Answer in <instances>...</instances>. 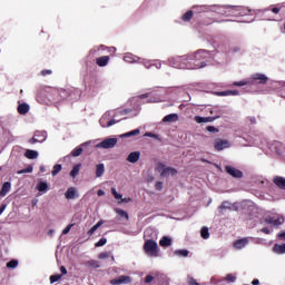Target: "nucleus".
I'll return each mask as SVG.
<instances>
[{"mask_svg": "<svg viewBox=\"0 0 285 285\" xmlns=\"http://www.w3.org/2000/svg\"><path fill=\"white\" fill-rule=\"evenodd\" d=\"M169 66H171V68H178L179 70H199L202 63L193 66V61H188V57L178 56L169 59Z\"/></svg>", "mask_w": 285, "mask_h": 285, "instance_id": "f257e3e1", "label": "nucleus"}, {"mask_svg": "<svg viewBox=\"0 0 285 285\" xmlns=\"http://www.w3.org/2000/svg\"><path fill=\"white\" fill-rule=\"evenodd\" d=\"M250 80L252 81H247V80L235 81L233 86L242 87V86H248V83L250 85L261 83L264 86L268 83V77H266V75L264 73H254L252 75Z\"/></svg>", "mask_w": 285, "mask_h": 285, "instance_id": "f03ea898", "label": "nucleus"}, {"mask_svg": "<svg viewBox=\"0 0 285 285\" xmlns=\"http://www.w3.org/2000/svg\"><path fill=\"white\" fill-rule=\"evenodd\" d=\"M208 55V51L206 50H198L196 51L194 55H191L190 57H187L188 61H193L191 66H197L200 63L199 68H206V61H204L206 59Z\"/></svg>", "mask_w": 285, "mask_h": 285, "instance_id": "7ed1b4c3", "label": "nucleus"}, {"mask_svg": "<svg viewBox=\"0 0 285 285\" xmlns=\"http://www.w3.org/2000/svg\"><path fill=\"white\" fill-rule=\"evenodd\" d=\"M144 250L149 257H159V245L154 239L145 240Z\"/></svg>", "mask_w": 285, "mask_h": 285, "instance_id": "20e7f679", "label": "nucleus"}, {"mask_svg": "<svg viewBox=\"0 0 285 285\" xmlns=\"http://www.w3.org/2000/svg\"><path fill=\"white\" fill-rule=\"evenodd\" d=\"M220 117H222L220 112L209 117L195 116L194 121H196V124H213V121H215L216 119H219Z\"/></svg>", "mask_w": 285, "mask_h": 285, "instance_id": "39448f33", "label": "nucleus"}, {"mask_svg": "<svg viewBox=\"0 0 285 285\" xmlns=\"http://www.w3.org/2000/svg\"><path fill=\"white\" fill-rule=\"evenodd\" d=\"M117 141H119L117 138H107L102 140L100 144L97 145V148H115L117 146Z\"/></svg>", "mask_w": 285, "mask_h": 285, "instance_id": "423d86ee", "label": "nucleus"}, {"mask_svg": "<svg viewBox=\"0 0 285 285\" xmlns=\"http://www.w3.org/2000/svg\"><path fill=\"white\" fill-rule=\"evenodd\" d=\"M225 173H227V175H230L235 179H242V177H244V173H242V170H239L233 166H226Z\"/></svg>", "mask_w": 285, "mask_h": 285, "instance_id": "0eeeda50", "label": "nucleus"}, {"mask_svg": "<svg viewBox=\"0 0 285 285\" xmlns=\"http://www.w3.org/2000/svg\"><path fill=\"white\" fill-rule=\"evenodd\" d=\"M45 139H46V132L36 131L33 137L29 139V144H43Z\"/></svg>", "mask_w": 285, "mask_h": 285, "instance_id": "6e6552de", "label": "nucleus"}, {"mask_svg": "<svg viewBox=\"0 0 285 285\" xmlns=\"http://www.w3.org/2000/svg\"><path fill=\"white\" fill-rule=\"evenodd\" d=\"M130 282H132V278H130V276L121 275L117 278L111 279L110 284L111 285H121V284H130Z\"/></svg>", "mask_w": 285, "mask_h": 285, "instance_id": "1a4fd4ad", "label": "nucleus"}, {"mask_svg": "<svg viewBox=\"0 0 285 285\" xmlns=\"http://www.w3.org/2000/svg\"><path fill=\"white\" fill-rule=\"evenodd\" d=\"M215 150H224V148H230V142L224 139H216L214 142Z\"/></svg>", "mask_w": 285, "mask_h": 285, "instance_id": "9d476101", "label": "nucleus"}, {"mask_svg": "<svg viewBox=\"0 0 285 285\" xmlns=\"http://www.w3.org/2000/svg\"><path fill=\"white\" fill-rule=\"evenodd\" d=\"M119 121L111 119L108 120V116H102L99 120V124L102 128H110V126H115V124H118Z\"/></svg>", "mask_w": 285, "mask_h": 285, "instance_id": "9b49d317", "label": "nucleus"}, {"mask_svg": "<svg viewBox=\"0 0 285 285\" xmlns=\"http://www.w3.org/2000/svg\"><path fill=\"white\" fill-rule=\"evenodd\" d=\"M96 63L99 66V68H106V66L110 63V56H101L97 58Z\"/></svg>", "mask_w": 285, "mask_h": 285, "instance_id": "f8f14e48", "label": "nucleus"}, {"mask_svg": "<svg viewBox=\"0 0 285 285\" xmlns=\"http://www.w3.org/2000/svg\"><path fill=\"white\" fill-rule=\"evenodd\" d=\"M141 157V153L139 151H132L128 155L127 157V161H129V164H137V161H139V158Z\"/></svg>", "mask_w": 285, "mask_h": 285, "instance_id": "ddd939ff", "label": "nucleus"}, {"mask_svg": "<svg viewBox=\"0 0 285 285\" xmlns=\"http://www.w3.org/2000/svg\"><path fill=\"white\" fill-rule=\"evenodd\" d=\"M215 95L217 97H229V96L237 97V95H239V91L238 90H225V91H217Z\"/></svg>", "mask_w": 285, "mask_h": 285, "instance_id": "4468645a", "label": "nucleus"}, {"mask_svg": "<svg viewBox=\"0 0 285 285\" xmlns=\"http://www.w3.org/2000/svg\"><path fill=\"white\" fill-rule=\"evenodd\" d=\"M164 124H173L175 121H179V115L169 114L163 118Z\"/></svg>", "mask_w": 285, "mask_h": 285, "instance_id": "2eb2a0df", "label": "nucleus"}, {"mask_svg": "<svg viewBox=\"0 0 285 285\" xmlns=\"http://www.w3.org/2000/svg\"><path fill=\"white\" fill-rule=\"evenodd\" d=\"M275 186H277V188H281V190H285V178L282 176H276L273 179Z\"/></svg>", "mask_w": 285, "mask_h": 285, "instance_id": "dca6fc26", "label": "nucleus"}, {"mask_svg": "<svg viewBox=\"0 0 285 285\" xmlns=\"http://www.w3.org/2000/svg\"><path fill=\"white\" fill-rule=\"evenodd\" d=\"M265 224H269L271 226H282V224H284V218H266Z\"/></svg>", "mask_w": 285, "mask_h": 285, "instance_id": "f3484780", "label": "nucleus"}, {"mask_svg": "<svg viewBox=\"0 0 285 285\" xmlns=\"http://www.w3.org/2000/svg\"><path fill=\"white\" fill-rule=\"evenodd\" d=\"M248 244V238H242L236 242H234V248H237V250H242Z\"/></svg>", "mask_w": 285, "mask_h": 285, "instance_id": "a211bd4d", "label": "nucleus"}, {"mask_svg": "<svg viewBox=\"0 0 285 285\" xmlns=\"http://www.w3.org/2000/svg\"><path fill=\"white\" fill-rule=\"evenodd\" d=\"M168 175H177V169L173 167L164 168L160 173V177H168Z\"/></svg>", "mask_w": 285, "mask_h": 285, "instance_id": "6ab92c4d", "label": "nucleus"}, {"mask_svg": "<svg viewBox=\"0 0 285 285\" xmlns=\"http://www.w3.org/2000/svg\"><path fill=\"white\" fill-rule=\"evenodd\" d=\"M19 115H28L30 112V106L26 102L18 106Z\"/></svg>", "mask_w": 285, "mask_h": 285, "instance_id": "aec40b11", "label": "nucleus"}, {"mask_svg": "<svg viewBox=\"0 0 285 285\" xmlns=\"http://www.w3.org/2000/svg\"><path fill=\"white\" fill-rule=\"evenodd\" d=\"M65 197L66 199H75V197H77V189H75V187L68 188L65 193Z\"/></svg>", "mask_w": 285, "mask_h": 285, "instance_id": "412c9836", "label": "nucleus"}, {"mask_svg": "<svg viewBox=\"0 0 285 285\" xmlns=\"http://www.w3.org/2000/svg\"><path fill=\"white\" fill-rule=\"evenodd\" d=\"M24 157L27 159H37V157H39V153L37 150L27 149L24 153Z\"/></svg>", "mask_w": 285, "mask_h": 285, "instance_id": "4be33fe9", "label": "nucleus"}, {"mask_svg": "<svg viewBox=\"0 0 285 285\" xmlns=\"http://www.w3.org/2000/svg\"><path fill=\"white\" fill-rule=\"evenodd\" d=\"M10 188H11V184L9 181H6L2 185V188L0 190V197H6V195H8V193H10Z\"/></svg>", "mask_w": 285, "mask_h": 285, "instance_id": "5701e85b", "label": "nucleus"}, {"mask_svg": "<svg viewBox=\"0 0 285 285\" xmlns=\"http://www.w3.org/2000/svg\"><path fill=\"white\" fill-rule=\"evenodd\" d=\"M159 245L163 246L164 248H168V246L173 245V239H170V237H168V236H164L159 240Z\"/></svg>", "mask_w": 285, "mask_h": 285, "instance_id": "b1692460", "label": "nucleus"}, {"mask_svg": "<svg viewBox=\"0 0 285 285\" xmlns=\"http://www.w3.org/2000/svg\"><path fill=\"white\" fill-rule=\"evenodd\" d=\"M104 173H106L104 164L96 165V177H104Z\"/></svg>", "mask_w": 285, "mask_h": 285, "instance_id": "393cba45", "label": "nucleus"}, {"mask_svg": "<svg viewBox=\"0 0 285 285\" xmlns=\"http://www.w3.org/2000/svg\"><path fill=\"white\" fill-rule=\"evenodd\" d=\"M274 253H277V255H284L285 253V244L279 245V244H275L273 247Z\"/></svg>", "mask_w": 285, "mask_h": 285, "instance_id": "a878e982", "label": "nucleus"}, {"mask_svg": "<svg viewBox=\"0 0 285 285\" xmlns=\"http://www.w3.org/2000/svg\"><path fill=\"white\" fill-rule=\"evenodd\" d=\"M140 132H141V130L134 129L131 131L120 135V138L124 139V137H137V135H140Z\"/></svg>", "mask_w": 285, "mask_h": 285, "instance_id": "bb28decb", "label": "nucleus"}, {"mask_svg": "<svg viewBox=\"0 0 285 285\" xmlns=\"http://www.w3.org/2000/svg\"><path fill=\"white\" fill-rule=\"evenodd\" d=\"M236 12H238L240 17H246V14L250 12V9L240 6V7H236Z\"/></svg>", "mask_w": 285, "mask_h": 285, "instance_id": "cd10ccee", "label": "nucleus"}, {"mask_svg": "<svg viewBox=\"0 0 285 285\" xmlns=\"http://www.w3.org/2000/svg\"><path fill=\"white\" fill-rule=\"evenodd\" d=\"M80 170H81V164L75 165L70 171V177H72V179H75V177H77V175H79Z\"/></svg>", "mask_w": 285, "mask_h": 285, "instance_id": "c85d7f7f", "label": "nucleus"}, {"mask_svg": "<svg viewBox=\"0 0 285 285\" xmlns=\"http://www.w3.org/2000/svg\"><path fill=\"white\" fill-rule=\"evenodd\" d=\"M219 213H224V210H232L230 203L228 200H225L222 203V205L218 207Z\"/></svg>", "mask_w": 285, "mask_h": 285, "instance_id": "c756f323", "label": "nucleus"}, {"mask_svg": "<svg viewBox=\"0 0 285 285\" xmlns=\"http://www.w3.org/2000/svg\"><path fill=\"white\" fill-rule=\"evenodd\" d=\"M102 224H104L102 220L98 222L96 225H94V226L87 232V235H89V236L95 235V232H96L99 227H101Z\"/></svg>", "mask_w": 285, "mask_h": 285, "instance_id": "7c9ffc66", "label": "nucleus"}, {"mask_svg": "<svg viewBox=\"0 0 285 285\" xmlns=\"http://www.w3.org/2000/svg\"><path fill=\"white\" fill-rule=\"evenodd\" d=\"M193 10H188L187 12H185L181 17V21L188 22L190 21V19H193Z\"/></svg>", "mask_w": 285, "mask_h": 285, "instance_id": "2f4dec72", "label": "nucleus"}, {"mask_svg": "<svg viewBox=\"0 0 285 285\" xmlns=\"http://www.w3.org/2000/svg\"><path fill=\"white\" fill-rule=\"evenodd\" d=\"M124 61H126L127 63H135L137 59L135 58V56H132V53H126L124 56Z\"/></svg>", "mask_w": 285, "mask_h": 285, "instance_id": "473e14b6", "label": "nucleus"}, {"mask_svg": "<svg viewBox=\"0 0 285 285\" xmlns=\"http://www.w3.org/2000/svg\"><path fill=\"white\" fill-rule=\"evenodd\" d=\"M116 213L117 215H119V217H125L126 222H128L130 219V217L128 216V212L120 209V208H116Z\"/></svg>", "mask_w": 285, "mask_h": 285, "instance_id": "72a5a7b5", "label": "nucleus"}, {"mask_svg": "<svg viewBox=\"0 0 285 285\" xmlns=\"http://www.w3.org/2000/svg\"><path fill=\"white\" fill-rule=\"evenodd\" d=\"M86 266H89V268H99L101 265L98 263V261L90 259L86 263Z\"/></svg>", "mask_w": 285, "mask_h": 285, "instance_id": "f704fd0d", "label": "nucleus"}, {"mask_svg": "<svg viewBox=\"0 0 285 285\" xmlns=\"http://www.w3.org/2000/svg\"><path fill=\"white\" fill-rule=\"evenodd\" d=\"M37 188H38L39 193H43V191L48 190V183L40 181V183H38Z\"/></svg>", "mask_w": 285, "mask_h": 285, "instance_id": "c9c22d12", "label": "nucleus"}, {"mask_svg": "<svg viewBox=\"0 0 285 285\" xmlns=\"http://www.w3.org/2000/svg\"><path fill=\"white\" fill-rule=\"evenodd\" d=\"M83 153V148L81 147H76L72 151H71V157H80V155Z\"/></svg>", "mask_w": 285, "mask_h": 285, "instance_id": "e433bc0d", "label": "nucleus"}, {"mask_svg": "<svg viewBox=\"0 0 285 285\" xmlns=\"http://www.w3.org/2000/svg\"><path fill=\"white\" fill-rule=\"evenodd\" d=\"M200 237H203V239H208V237H210V233L208 232V227H203L202 228Z\"/></svg>", "mask_w": 285, "mask_h": 285, "instance_id": "4c0bfd02", "label": "nucleus"}, {"mask_svg": "<svg viewBox=\"0 0 285 285\" xmlns=\"http://www.w3.org/2000/svg\"><path fill=\"white\" fill-rule=\"evenodd\" d=\"M194 10L197 9L198 12H208L210 10V7L208 6H194Z\"/></svg>", "mask_w": 285, "mask_h": 285, "instance_id": "58836bf2", "label": "nucleus"}, {"mask_svg": "<svg viewBox=\"0 0 285 285\" xmlns=\"http://www.w3.org/2000/svg\"><path fill=\"white\" fill-rule=\"evenodd\" d=\"M59 173H61V165L58 164V165L53 166L51 175H52V177H57V175H59Z\"/></svg>", "mask_w": 285, "mask_h": 285, "instance_id": "ea45409f", "label": "nucleus"}, {"mask_svg": "<svg viewBox=\"0 0 285 285\" xmlns=\"http://www.w3.org/2000/svg\"><path fill=\"white\" fill-rule=\"evenodd\" d=\"M17 266H19V261L17 259H11L7 263V268H17Z\"/></svg>", "mask_w": 285, "mask_h": 285, "instance_id": "a19ab883", "label": "nucleus"}, {"mask_svg": "<svg viewBox=\"0 0 285 285\" xmlns=\"http://www.w3.org/2000/svg\"><path fill=\"white\" fill-rule=\"evenodd\" d=\"M188 250L187 249H177L175 252V255H178L179 257H188Z\"/></svg>", "mask_w": 285, "mask_h": 285, "instance_id": "79ce46f5", "label": "nucleus"}, {"mask_svg": "<svg viewBox=\"0 0 285 285\" xmlns=\"http://www.w3.org/2000/svg\"><path fill=\"white\" fill-rule=\"evenodd\" d=\"M106 244H108V239L107 238H100L99 242H97L95 244L96 248H99L101 246H106Z\"/></svg>", "mask_w": 285, "mask_h": 285, "instance_id": "37998d69", "label": "nucleus"}, {"mask_svg": "<svg viewBox=\"0 0 285 285\" xmlns=\"http://www.w3.org/2000/svg\"><path fill=\"white\" fill-rule=\"evenodd\" d=\"M111 195L115 197V199H122L124 195L117 193V189L115 187L111 188Z\"/></svg>", "mask_w": 285, "mask_h": 285, "instance_id": "c03bdc74", "label": "nucleus"}, {"mask_svg": "<svg viewBox=\"0 0 285 285\" xmlns=\"http://www.w3.org/2000/svg\"><path fill=\"white\" fill-rule=\"evenodd\" d=\"M32 170H33L32 165H29L27 168H24V169H22V170H19V171H18V175H23V174H26V173H32Z\"/></svg>", "mask_w": 285, "mask_h": 285, "instance_id": "a18cd8bd", "label": "nucleus"}, {"mask_svg": "<svg viewBox=\"0 0 285 285\" xmlns=\"http://www.w3.org/2000/svg\"><path fill=\"white\" fill-rule=\"evenodd\" d=\"M61 279V274H56L50 276V283L55 284V282H59Z\"/></svg>", "mask_w": 285, "mask_h": 285, "instance_id": "49530a36", "label": "nucleus"}, {"mask_svg": "<svg viewBox=\"0 0 285 285\" xmlns=\"http://www.w3.org/2000/svg\"><path fill=\"white\" fill-rule=\"evenodd\" d=\"M110 257V254L108 252H102L98 255L99 259H108Z\"/></svg>", "mask_w": 285, "mask_h": 285, "instance_id": "de8ad7c7", "label": "nucleus"}, {"mask_svg": "<svg viewBox=\"0 0 285 285\" xmlns=\"http://www.w3.org/2000/svg\"><path fill=\"white\" fill-rule=\"evenodd\" d=\"M226 282H235L237 277L233 274H227L225 277Z\"/></svg>", "mask_w": 285, "mask_h": 285, "instance_id": "09e8293b", "label": "nucleus"}, {"mask_svg": "<svg viewBox=\"0 0 285 285\" xmlns=\"http://www.w3.org/2000/svg\"><path fill=\"white\" fill-rule=\"evenodd\" d=\"M72 226H75L73 224H69L63 230H62V235H68V233H70V230L72 229Z\"/></svg>", "mask_w": 285, "mask_h": 285, "instance_id": "8fccbe9b", "label": "nucleus"}, {"mask_svg": "<svg viewBox=\"0 0 285 285\" xmlns=\"http://www.w3.org/2000/svg\"><path fill=\"white\" fill-rule=\"evenodd\" d=\"M206 130L208 132H219V129H217L216 127L214 126H207Z\"/></svg>", "mask_w": 285, "mask_h": 285, "instance_id": "3c124183", "label": "nucleus"}, {"mask_svg": "<svg viewBox=\"0 0 285 285\" xmlns=\"http://www.w3.org/2000/svg\"><path fill=\"white\" fill-rule=\"evenodd\" d=\"M155 188H156V190H164V183L157 181V183L155 184Z\"/></svg>", "mask_w": 285, "mask_h": 285, "instance_id": "603ef678", "label": "nucleus"}, {"mask_svg": "<svg viewBox=\"0 0 285 285\" xmlns=\"http://www.w3.org/2000/svg\"><path fill=\"white\" fill-rule=\"evenodd\" d=\"M142 63H144L145 68H147V69L153 68V66H154L153 61H150V60H145Z\"/></svg>", "mask_w": 285, "mask_h": 285, "instance_id": "864d4df0", "label": "nucleus"}, {"mask_svg": "<svg viewBox=\"0 0 285 285\" xmlns=\"http://www.w3.org/2000/svg\"><path fill=\"white\" fill-rule=\"evenodd\" d=\"M155 279V277L153 275H147L145 277V284H150V282H153Z\"/></svg>", "mask_w": 285, "mask_h": 285, "instance_id": "5fc2aeb1", "label": "nucleus"}, {"mask_svg": "<svg viewBox=\"0 0 285 285\" xmlns=\"http://www.w3.org/2000/svg\"><path fill=\"white\" fill-rule=\"evenodd\" d=\"M212 23H215V20L208 18L207 20L203 21V26H212Z\"/></svg>", "mask_w": 285, "mask_h": 285, "instance_id": "6e6d98bb", "label": "nucleus"}, {"mask_svg": "<svg viewBox=\"0 0 285 285\" xmlns=\"http://www.w3.org/2000/svg\"><path fill=\"white\" fill-rule=\"evenodd\" d=\"M51 73H52V70H50V69H45L41 71L42 77H48V75H51Z\"/></svg>", "mask_w": 285, "mask_h": 285, "instance_id": "4d7b16f0", "label": "nucleus"}, {"mask_svg": "<svg viewBox=\"0 0 285 285\" xmlns=\"http://www.w3.org/2000/svg\"><path fill=\"white\" fill-rule=\"evenodd\" d=\"M60 275H68V269H66V266H60Z\"/></svg>", "mask_w": 285, "mask_h": 285, "instance_id": "13d9d810", "label": "nucleus"}, {"mask_svg": "<svg viewBox=\"0 0 285 285\" xmlns=\"http://www.w3.org/2000/svg\"><path fill=\"white\" fill-rule=\"evenodd\" d=\"M261 232L264 233L265 235H271V229H268V227H263Z\"/></svg>", "mask_w": 285, "mask_h": 285, "instance_id": "bf43d9fd", "label": "nucleus"}, {"mask_svg": "<svg viewBox=\"0 0 285 285\" xmlns=\"http://www.w3.org/2000/svg\"><path fill=\"white\" fill-rule=\"evenodd\" d=\"M153 63L158 70L161 68V62L154 60Z\"/></svg>", "mask_w": 285, "mask_h": 285, "instance_id": "052dcab7", "label": "nucleus"}, {"mask_svg": "<svg viewBox=\"0 0 285 285\" xmlns=\"http://www.w3.org/2000/svg\"><path fill=\"white\" fill-rule=\"evenodd\" d=\"M247 119L250 124H257V118L255 117H248Z\"/></svg>", "mask_w": 285, "mask_h": 285, "instance_id": "680f3d73", "label": "nucleus"}, {"mask_svg": "<svg viewBox=\"0 0 285 285\" xmlns=\"http://www.w3.org/2000/svg\"><path fill=\"white\" fill-rule=\"evenodd\" d=\"M129 112H132L131 109H124L120 111V115H128Z\"/></svg>", "mask_w": 285, "mask_h": 285, "instance_id": "e2e57ef3", "label": "nucleus"}, {"mask_svg": "<svg viewBox=\"0 0 285 285\" xmlns=\"http://www.w3.org/2000/svg\"><path fill=\"white\" fill-rule=\"evenodd\" d=\"M277 237H278V239L284 240V239H285V232L279 233V234L277 235Z\"/></svg>", "mask_w": 285, "mask_h": 285, "instance_id": "0e129e2a", "label": "nucleus"}, {"mask_svg": "<svg viewBox=\"0 0 285 285\" xmlns=\"http://www.w3.org/2000/svg\"><path fill=\"white\" fill-rule=\"evenodd\" d=\"M97 195L98 197H104V195H106V191H104V189H99Z\"/></svg>", "mask_w": 285, "mask_h": 285, "instance_id": "69168bd1", "label": "nucleus"}, {"mask_svg": "<svg viewBox=\"0 0 285 285\" xmlns=\"http://www.w3.org/2000/svg\"><path fill=\"white\" fill-rule=\"evenodd\" d=\"M272 12H273L274 14H279V8L274 7V8L272 9Z\"/></svg>", "mask_w": 285, "mask_h": 285, "instance_id": "338daca9", "label": "nucleus"}, {"mask_svg": "<svg viewBox=\"0 0 285 285\" xmlns=\"http://www.w3.org/2000/svg\"><path fill=\"white\" fill-rule=\"evenodd\" d=\"M252 284L253 285H259V279H257V278L253 279Z\"/></svg>", "mask_w": 285, "mask_h": 285, "instance_id": "774afa93", "label": "nucleus"}]
</instances>
